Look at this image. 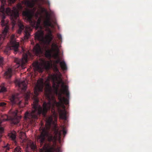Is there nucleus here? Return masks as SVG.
Here are the masks:
<instances>
[{
  "mask_svg": "<svg viewBox=\"0 0 152 152\" xmlns=\"http://www.w3.org/2000/svg\"><path fill=\"white\" fill-rule=\"evenodd\" d=\"M61 83L62 84L61 87L63 89L60 91H58L59 85H56L54 83L53 85V87L55 90L56 94L58 96L59 102H57L55 97L52 96V101L50 100L47 103L44 102L42 108L38 104V99L35 98L32 105L31 112L29 113L27 111L25 113V119H28L30 122L33 121L37 119L38 116L42 114L46 118L47 124L49 126H50L52 123H54L53 121V118L55 121H56L57 120L58 116L55 111L56 107L59 113V118L65 120H66V111L64 104H69V94L68 90V86L64 85L62 81Z\"/></svg>",
  "mask_w": 152,
  "mask_h": 152,
  "instance_id": "f257e3e1",
  "label": "nucleus"
},
{
  "mask_svg": "<svg viewBox=\"0 0 152 152\" xmlns=\"http://www.w3.org/2000/svg\"><path fill=\"white\" fill-rule=\"evenodd\" d=\"M40 8L42 12H45L46 14L44 20L43 21V24L44 27L46 28L48 33L46 36L45 39H44V32L41 29L42 27L40 25L41 19L39 18L38 19L36 23V29H37L39 28L40 29L38 30L35 33L34 38L35 40L42 41L47 45H49L52 40L53 37L52 34V31L49 27L53 28L54 26L51 21L50 15L48 13L46 9L42 7H41Z\"/></svg>",
  "mask_w": 152,
  "mask_h": 152,
  "instance_id": "f03ea898",
  "label": "nucleus"
},
{
  "mask_svg": "<svg viewBox=\"0 0 152 152\" xmlns=\"http://www.w3.org/2000/svg\"><path fill=\"white\" fill-rule=\"evenodd\" d=\"M44 86H45V94L49 101L51 100L50 97V95L51 93L52 89L48 79H47L45 83L44 82L43 79H41L38 80L37 84L35 87L34 89L35 96L36 97L39 94V92L42 91Z\"/></svg>",
  "mask_w": 152,
  "mask_h": 152,
  "instance_id": "7ed1b4c3",
  "label": "nucleus"
},
{
  "mask_svg": "<svg viewBox=\"0 0 152 152\" xmlns=\"http://www.w3.org/2000/svg\"><path fill=\"white\" fill-rule=\"evenodd\" d=\"M42 130L40 135L37 137V140L39 142L41 145H43L44 143L46 137H47L48 142H52L53 145H55L57 139L56 137L49 134L48 132L45 128H42Z\"/></svg>",
  "mask_w": 152,
  "mask_h": 152,
  "instance_id": "20e7f679",
  "label": "nucleus"
},
{
  "mask_svg": "<svg viewBox=\"0 0 152 152\" xmlns=\"http://www.w3.org/2000/svg\"><path fill=\"white\" fill-rule=\"evenodd\" d=\"M18 111L17 110H11L9 112V115H5L3 116L1 120L2 121L10 120L11 122L14 124H16L19 123L21 118V116L17 115Z\"/></svg>",
  "mask_w": 152,
  "mask_h": 152,
  "instance_id": "39448f33",
  "label": "nucleus"
},
{
  "mask_svg": "<svg viewBox=\"0 0 152 152\" xmlns=\"http://www.w3.org/2000/svg\"><path fill=\"white\" fill-rule=\"evenodd\" d=\"M15 36L12 35L11 37L10 41V46L6 47L4 50V53L7 55L10 53V50H14L15 53L18 51V48L19 46V44L18 42L15 41Z\"/></svg>",
  "mask_w": 152,
  "mask_h": 152,
  "instance_id": "423d86ee",
  "label": "nucleus"
},
{
  "mask_svg": "<svg viewBox=\"0 0 152 152\" xmlns=\"http://www.w3.org/2000/svg\"><path fill=\"white\" fill-rule=\"evenodd\" d=\"M22 51L24 53L21 59L16 58L14 60V62L16 63V66L15 68H17L20 66L22 69H24L27 62L28 56L27 54L25 53L23 48H22Z\"/></svg>",
  "mask_w": 152,
  "mask_h": 152,
  "instance_id": "0eeeda50",
  "label": "nucleus"
},
{
  "mask_svg": "<svg viewBox=\"0 0 152 152\" xmlns=\"http://www.w3.org/2000/svg\"><path fill=\"white\" fill-rule=\"evenodd\" d=\"M22 14L23 16L25 17L27 21L31 23H33V24L32 25L33 26H35L36 21H33L32 19L31 14L29 10H26L23 11Z\"/></svg>",
  "mask_w": 152,
  "mask_h": 152,
  "instance_id": "6e6552de",
  "label": "nucleus"
},
{
  "mask_svg": "<svg viewBox=\"0 0 152 152\" xmlns=\"http://www.w3.org/2000/svg\"><path fill=\"white\" fill-rule=\"evenodd\" d=\"M33 52L37 56H39L43 54V49L39 43H37L33 49Z\"/></svg>",
  "mask_w": 152,
  "mask_h": 152,
  "instance_id": "1a4fd4ad",
  "label": "nucleus"
},
{
  "mask_svg": "<svg viewBox=\"0 0 152 152\" xmlns=\"http://www.w3.org/2000/svg\"><path fill=\"white\" fill-rule=\"evenodd\" d=\"M52 55L55 59L59 58V49L58 45L55 43L52 44Z\"/></svg>",
  "mask_w": 152,
  "mask_h": 152,
  "instance_id": "9d476101",
  "label": "nucleus"
},
{
  "mask_svg": "<svg viewBox=\"0 0 152 152\" xmlns=\"http://www.w3.org/2000/svg\"><path fill=\"white\" fill-rule=\"evenodd\" d=\"M19 96H16L14 95L12 96L10 99L12 105L14 104H17L18 105H20L22 103V101L19 99Z\"/></svg>",
  "mask_w": 152,
  "mask_h": 152,
  "instance_id": "9b49d317",
  "label": "nucleus"
},
{
  "mask_svg": "<svg viewBox=\"0 0 152 152\" xmlns=\"http://www.w3.org/2000/svg\"><path fill=\"white\" fill-rule=\"evenodd\" d=\"M55 150L59 152L60 151L59 148L58 147L56 149H55L54 146H52L48 148L47 147H45V145L41 149L40 152H53Z\"/></svg>",
  "mask_w": 152,
  "mask_h": 152,
  "instance_id": "f8f14e48",
  "label": "nucleus"
},
{
  "mask_svg": "<svg viewBox=\"0 0 152 152\" xmlns=\"http://www.w3.org/2000/svg\"><path fill=\"white\" fill-rule=\"evenodd\" d=\"M16 83L18 87L25 92L27 88V84L26 81L25 80H17Z\"/></svg>",
  "mask_w": 152,
  "mask_h": 152,
  "instance_id": "ddd939ff",
  "label": "nucleus"
},
{
  "mask_svg": "<svg viewBox=\"0 0 152 152\" xmlns=\"http://www.w3.org/2000/svg\"><path fill=\"white\" fill-rule=\"evenodd\" d=\"M32 30L30 27L28 26H26L24 31V39H28L30 37V32Z\"/></svg>",
  "mask_w": 152,
  "mask_h": 152,
  "instance_id": "4468645a",
  "label": "nucleus"
},
{
  "mask_svg": "<svg viewBox=\"0 0 152 152\" xmlns=\"http://www.w3.org/2000/svg\"><path fill=\"white\" fill-rule=\"evenodd\" d=\"M8 136L10 140H12L15 143L17 142L16 141V133L15 131H12L9 133Z\"/></svg>",
  "mask_w": 152,
  "mask_h": 152,
  "instance_id": "2eb2a0df",
  "label": "nucleus"
},
{
  "mask_svg": "<svg viewBox=\"0 0 152 152\" xmlns=\"http://www.w3.org/2000/svg\"><path fill=\"white\" fill-rule=\"evenodd\" d=\"M18 24L19 27V29L18 31V34H20L22 31L24 30L25 27L22 23L20 20H18Z\"/></svg>",
  "mask_w": 152,
  "mask_h": 152,
  "instance_id": "dca6fc26",
  "label": "nucleus"
},
{
  "mask_svg": "<svg viewBox=\"0 0 152 152\" xmlns=\"http://www.w3.org/2000/svg\"><path fill=\"white\" fill-rule=\"evenodd\" d=\"M53 52L52 45L51 49H48L45 51V57L47 58H50L52 57Z\"/></svg>",
  "mask_w": 152,
  "mask_h": 152,
  "instance_id": "f3484780",
  "label": "nucleus"
},
{
  "mask_svg": "<svg viewBox=\"0 0 152 152\" xmlns=\"http://www.w3.org/2000/svg\"><path fill=\"white\" fill-rule=\"evenodd\" d=\"M33 66L35 70L41 73L42 72V68L39 65L37 62L34 63Z\"/></svg>",
  "mask_w": 152,
  "mask_h": 152,
  "instance_id": "a211bd4d",
  "label": "nucleus"
},
{
  "mask_svg": "<svg viewBox=\"0 0 152 152\" xmlns=\"http://www.w3.org/2000/svg\"><path fill=\"white\" fill-rule=\"evenodd\" d=\"M12 69L11 68H9L5 73V75L6 78L9 79L11 78L12 75Z\"/></svg>",
  "mask_w": 152,
  "mask_h": 152,
  "instance_id": "6ab92c4d",
  "label": "nucleus"
},
{
  "mask_svg": "<svg viewBox=\"0 0 152 152\" xmlns=\"http://www.w3.org/2000/svg\"><path fill=\"white\" fill-rule=\"evenodd\" d=\"M23 3L27 7L32 8L34 6V4L29 0H26L23 2Z\"/></svg>",
  "mask_w": 152,
  "mask_h": 152,
  "instance_id": "aec40b11",
  "label": "nucleus"
},
{
  "mask_svg": "<svg viewBox=\"0 0 152 152\" xmlns=\"http://www.w3.org/2000/svg\"><path fill=\"white\" fill-rule=\"evenodd\" d=\"M30 93L29 92H27L24 93V94L25 100L26 101V104H27V101H28L30 98Z\"/></svg>",
  "mask_w": 152,
  "mask_h": 152,
  "instance_id": "412c9836",
  "label": "nucleus"
},
{
  "mask_svg": "<svg viewBox=\"0 0 152 152\" xmlns=\"http://www.w3.org/2000/svg\"><path fill=\"white\" fill-rule=\"evenodd\" d=\"M60 65L62 69L63 70H65L67 69L66 64L64 61L61 62L60 63Z\"/></svg>",
  "mask_w": 152,
  "mask_h": 152,
  "instance_id": "4be33fe9",
  "label": "nucleus"
},
{
  "mask_svg": "<svg viewBox=\"0 0 152 152\" xmlns=\"http://www.w3.org/2000/svg\"><path fill=\"white\" fill-rule=\"evenodd\" d=\"M7 107V104L4 102H0V109L2 111H3Z\"/></svg>",
  "mask_w": 152,
  "mask_h": 152,
  "instance_id": "5701e85b",
  "label": "nucleus"
},
{
  "mask_svg": "<svg viewBox=\"0 0 152 152\" xmlns=\"http://www.w3.org/2000/svg\"><path fill=\"white\" fill-rule=\"evenodd\" d=\"M10 145L7 144L6 145L3 146V150L5 151V152H7V151L9 150L10 149Z\"/></svg>",
  "mask_w": 152,
  "mask_h": 152,
  "instance_id": "b1692460",
  "label": "nucleus"
},
{
  "mask_svg": "<svg viewBox=\"0 0 152 152\" xmlns=\"http://www.w3.org/2000/svg\"><path fill=\"white\" fill-rule=\"evenodd\" d=\"M7 91V88L4 86H0V92H5Z\"/></svg>",
  "mask_w": 152,
  "mask_h": 152,
  "instance_id": "393cba45",
  "label": "nucleus"
},
{
  "mask_svg": "<svg viewBox=\"0 0 152 152\" xmlns=\"http://www.w3.org/2000/svg\"><path fill=\"white\" fill-rule=\"evenodd\" d=\"M30 147L31 148L34 150H36L37 149L36 146L35 145L33 142L30 145Z\"/></svg>",
  "mask_w": 152,
  "mask_h": 152,
  "instance_id": "a878e982",
  "label": "nucleus"
},
{
  "mask_svg": "<svg viewBox=\"0 0 152 152\" xmlns=\"http://www.w3.org/2000/svg\"><path fill=\"white\" fill-rule=\"evenodd\" d=\"M53 70L55 72L57 73H59V70L57 67V65H55L53 67Z\"/></svg>",
  "mask_w": 152,
  "mask_h": 152,
  "instance_id": "bb28decb",
  "label": "nucleus"
},
{
  "mask_svg": "<svg viewBox=\"0 0 152 152\" xmlns=\"http://www.w3.org/2000/svg\"><path fill=\"white\" fill-rule=\"evenodd\" d=\"M21 134V136H20V138L23 141H24L26 137V134L25 133H22Z\"/></svg>",
  "mask_w": 152,
  "mask_h": 152,
  "instance_id": "cd10ccee",
  "label": "nucleus"
},
{
  "mask_svg": "<svg viewBox=\"0 0 152 152\" xmlns=\"http://www.w3.org/2000/svg\"><path fill=\"white\" fill-rule=\"evenodd\" d=\"M14 152H22L21 148L19 146H17L15 149Z\"/></svg>",
  "mask_w": 152,
  "mask_h": 152,
  "instance_id": "c85d7f7f",
  "label": "nucleus"
},
{
  "mask_svg": "<svg viewBox=\"0 0 152 152\" xmlns=\"http://www.w3.org/2000/svg\"><path fill=\"white\" fill-rule=\"evenodd\" d=\"M4 129L3 128L0 126V138H1L3 135L2 134L4 133Z\"/></svg>",
  "mask_w": 152,
  "mask_h": 152,
  "instance_id": "c756f323",
  "label": "nucleus"
},
{
  "mask_svg": "<svg viewBox=\"0 0 152 152\" xmlns=\"http://www.w3.org/2000/svg\"><path fill=\"white\" fill-rule=\"evenodd\" d=\"M3 64V58L2 57H0V66H2Z\"/></svg>",
  "mask_w": 152,
  "mask_h": 152,
  "instance_id": "7c9ffc66",
  "label": "nucleus"
},
{
  "mask_svg": "<svg viewBox=\"0 0 152 152\" xmlns=\"http://www.w3.org/2000/svg\"><path fill=\"white\" fill-rule=\"evenodd\" d=\"M63 134L64 135H65L66 134V131L64 129V127H63Z\"/></svg>",
  "mask_w": 152,
  "mask_h": 152,
  "instance_id": "2f4dec72",
  "label": "nucleus"
},
{
  "mask_svg": "<svg viewBox=\"0 0 152 152\" xmlns=\"http://www.w3.org/2000/svg\"><path fill=\"white\" fill-rule=\"evenodd\" d=\"M57 36L59 39L61 40V39L62 37L60 34H57Z\"/></svg>",
  "mask_w": 152,
  "mask_h": 152,
  "instance_id": "473e14b6",
  "label": "nucleus"
},
{
  "mask_svg": "<svg viewBox=\"0 0 152 152\" xmlns=\"http://www.w3.org/2000/svg\"><path fill=\"white\" fill-rule=\"evenodd\" d=\"M45 3L48 4L49 6L50 5V2L48 0H46V1H45Z\"/></svg>",
  "mask_w": 152,
  "mask_h": 152,
  "instance_id": "72a5a7b5",
  "label": "nucleus"
},
{
  "mask_svg": "<svg viewBox=\"0 0 152 152\" xmlns=\"http://www.w3.org/2000/svg\"><path fill=\"white\" fill-rule=\"evenodd\" d=\"M61 62V61H60V59L59 58H58V59L56 61L55 63L56 64H58L59 63H60Z\"/></svg>",
  "mask_w": 152,
  "mask_h": 152,
  "instance_id": "f704fd0d",
  "label": "nucleus"
},
{
  "mask_svg": "<svg viewBox=\"0 0 152 152\" xmlns=\"http://www.w3.org/2000/svg\"><path fill=\"white\" fill-rule=\"evenodd\" d=\"M55 132L56 134H57L58 133V130H55Z\"/></svg>",
  "mask_w": 152,
  "mask_h": 152,
  "instance_id": "c9c22d12",
  "label": "nucleus"
},
{
  "mask_svg": "<svg viewBox=\"0 0 152 152\" xmlns=\"http://www.w3.org/2000/svg\"><path fill=\"white\" fill-rule=\"evenodd\" d=\"M34 42H31V44H34Z\"/></svg>",
  "mask_w": 152,
  "mask_h": 152,
  "instance_id": "e433bc0d",
  "label": "nucleus"
},
{
  "mask_svg": "<svg viewBox=\"0 0 152 152\" xmlns=\"http://www.w3.org/2000/svg\"><path fill=\"white\" fill-rule=\"evenodd\" d=\"M1 123H2V121H0V125L1 124Z\"/></svg>",
  "mask_w": 152,
  "mask_h": 152,
  "instance_id": "4c0bfd02",
  "label": "nucleus"
},
{
  "mask_svg": "<svg viewBox=\"0 0 152 152\" xmlns=\"http://www.w3.org/2000/svg\"><path fill=\"white\" fill-rule=\"evenodd\" d=\"M52 76L53 77H54L55 76V75H53Z\"/></svg>",
  "mask_w": 152,
  "mask_h": 152,
  "instance_id": "58836bf2",
  "label": "nucleus"
},
{
  "mask_svg": "<svg viewBox=\"0 0 152 152\" xmlns=\"http://www.w3.org/2000/svg\"><path fill=\"white\" fill-rule=\"evenodd\" d=\"M26 152H29L28 151H26Z\"/></svg>",
  "mask_w": 152,
  "mask_h": 152,
  "instance_id": "ea45409f",
  "label": "nucleus"
}]
</instances>
